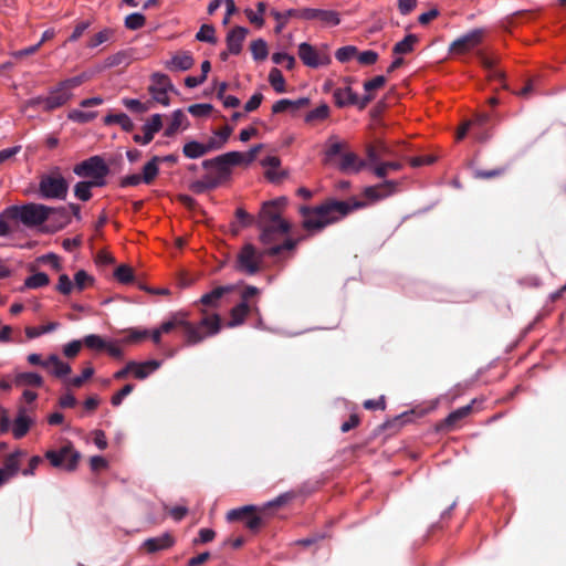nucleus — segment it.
<instances>
[{
    "label": "nucleus",
    "mask_w": 566,
    "mask_h": 566,
    "mask_svg": "<svg viewBox=\"0 0 566 566\" xmlns=\"http://www.w3.org/2000/svg\"><path fill=\"white\" fill-rule=\"evenodd\" d=\"M361 207L364 203L357 200L338 201L335 199H327L315 207H301L302 227L310 233L318 232Z\"/></svg>",
    "instance_id": "obj_1"
},
{
    "label": "nucleus",
    "mask_w": 566,
    "mask_h": 566,
    "mask_svg": "<svg viewBox=\"0 0 566 566\" xmlns=\"http://www.w3.org/2000/svg\"><path fill=\"white\" fill-rule=\"evenodd\" d=\"M7 216L14 220H21L28 227L42 224L44 221L53 219L56 226L52 231L62 229L70 223L71 219L65 209H53L40 203H28L24 206H11L7 208Z\"/></svg>",
    "instance_id": "obj_2"
},
{
    "label": "nucleus",
    "mask_w": 566,
    "mask_h": 566,
    "mask_svg": "<svg viewBox=\"0 0 566 566\" xmlns=\"http://www.w3.org/2000/svg\"><path fill=\"white\" fill-rule=\"evenodd\" d=\"M262 148L263 145L260 144L251 148L248 153L230 151L214 159L206 160L203 167L209 169L207 176L214 182V186L218 187L229 180L231 167L239 165L249 166L255 160Z\"/></svg>",
    "instance_id": "obj_3"
},
{
    "label": "nucleus",
    "mask_w": 566,
    "mask_h": 566,
    "mask_svg": "<svg viewBox=\"0 0 566 566\" xmlns=\"http://www.w3.org/2000/svg\"><path fill=\"white\" fill-rule=\"evenodd\" d=\"M200 318L197 323L188 321L186 325V344L195 345L203 339L217 335L222 328V318L216 311L198 308Z\"/></svg>",
    "instance_id": "obj_4"
},
{
    "label": "nucleus",
    "mask_w": 566,
    "mask_h": 566,
    "mask_svg": "<svg viewBox=\"0 0 566 566\" xmlns=\"http://www.w3.org/2000/svg\"><path fill=\"white\" fill-rule=\"evenodd\" d=\"M91 77V74L83 72L56 83L45 96V112L66 105L73 97L72 90L87 82Z\"/></svg>",
    "instance_id": "obj_5"
},
{
    "label": "nucleus",
    "mask_w": 566,
    "mask_h": 566,
    "mask_svg": "<svg viewBox=\"0 0 566 566\" xmlns=\"http://www.w3.org/2000/svg\"><path fill=\"white\" fill-rule=\"evenodd\" d=\"M261 233L259 237L260 242L269 247L265 251L268 255L274 256L281 254L283 251H293L300 239L286 238L282 244L279 241L289 234L291 229H282L280 226L260 227Z\"/></svg>",
    "instance_id": "obj_6"
},
{
    "label": "nucleus",
    "mask_w": 566,
    "mask_h": 566,
    "mask_svg": "<svg viewBox=\"0 0 566 566\" xmlns=\"http://www.w3.org/2000/svg\"><path fill=\"white\" fill-rule=\"evenodd\" d=\"M266 251H259L252 243H245L237 254L235 266L239 271L253 275L263 269Z\"/></svg>",
    "instance_id": "obj_7"
},
{
    "label": "nucleus",
    "mask_w": 566,
    "mask_h": 566,
    "mask_svg": "<svg viewBox=\"0 0 566 566\" xmlns=\"http://www.w3.org/2000/svg\"><path fill=\"white\" fill-rule=\"evenodd\" d=\"M286 207L285 198H277L264 202L259 214V228L266 226H280L282 229H291V223L282 214Z\"/></svg>",
    "instance_id": "obj_8"
},
{
    "label": "nucleus",
    "mask_w": 566,
    "mask_h": 566,
    "mask_svg": "<svg viewBox=\"0 0 566 566\" xmlns=\"http://www.w3.org/2000/svg\"><path fill=\"white\" fill-rule=\"evenodd\" d=\"M73 171L80 177L90 178V181L95 186H104L108 167L101 157L93 156L77 164Z\"/></svg>",
    "instance_id": "obj_9"
},
{
    "label": "nucleus",
    "mask_w": 566,
    "mask_h": 566,
    "mask_svg": "<svg viewBox=\"0 0 566 566\" xmlns=\"http://www.w3.org/2000/svg\"><path fill=\"white\" fill-rule=\"evenodd\" d=\"M44 457L52 467L63 468L66 471H74L81 459V454L74 449L70 441L59 450H48Z\"/></svg>",
    "instance_id": "obj_10"
},
{
    "label": "nucleus",
    "mask_w": 566,
    "mask_h": 566,
    "mask_svg": "<svg viewBox=\"0 0 566 566\" xmlns=\"http://www.w3.org/2000/svg\"><path fill=\"white\" fill-rule=\"evenodd\" d=\"M69 185L59 169L43 175L39 182V192L43 198L64 199L67 193Z\"/></svg>",
    "instance_id": "obj_11"
},
{
    "label": "nucleus",
    "mask_w": 566,
    "mask_h": 566,
    "mask_svg": "<svg viewBox=\"0 0 566 566\" xmlns=\"http://www.w3.org/2000/svg\"><path fill=\"white\" fill-rule=\"evenodd\" d=\"M486 36L484 29H475L453 41L450 45V53L454 55H464L474 51L481 45Z\"/></svg>",
    "instance_id": "obj_12"
},
{
    "label": "nucleus",
    "mask_w": 566,
    "mask_h": 566,
    "mask_svg": "<svg viewBox=\"0 0 566 566\" xmlns=\"http://www.w3.org/2000/svg\"><path fill=\"white\" fill-rule=\"evenodd\" d=\"M297 54L303 64L308 67L316 69L331 63V56L326 49H317L306 42L298 45Z\"/></svg>",
    "instance_id": "obj_13"
},
{
    "label": "nucleus",
    "mask_w": 566,
    "mask_h": 566,
    "mask_svg": "<svg viewBox=\"0 0 566 566\" xmlns=\"http://www.w3.org/2000/svg\"><path fill=\"white\" fill-rule=\"evenodd\" d=\"M256 512L258 509L253 505L243 506L228 512L227 520L230 522L244 521L247 528L256 532L262 526V520Z\"/></svg>",
    "instance_id": "obj_14"
},
{
    "label": "nucleus",
    "mask_w": 566,
    "mask_h": 566,
    "mask_svg": "<svg viewBox=\"0 0 566 566\" xmlns=\"http://www.w3.org/2000/svg\"><path fill=\"white\" fill-rule=\"evenodd\" d=\"M171 88L172 85L170 78L166 74L155 73L151 75L149 93L157 103L165 106L168 105L170 102L168 91Z\"/></svg>",
    "instance_id": "obj_15"
},
{
    "label": "nucleus",
    "mask_w": 566,
    "mask_h": 566,
    "mask_svg": "<svg viewBox=\"0 0 566 566\" xmlns=\"http://www.w3.org/2000/svg\"><path fill=\"white\" fill-rule=\"evenodd\" d=\"M298 15L303 20H317L325 28L336 27L340 23L339 13L335 10L304 8Z\"/></svg>",
    "instance_id": "obj_16"
},
{
    "label": "nucleus",
    "mask_w": 566,
    "mask_h": 566,
    "mask_svg": "<svg viewBox=\"0 0 566 566\" xmlns=\"http://www.w3.org/2000/svg\"><path fill=\"white\" fill-rule=\"evenodd\" d=\"M234 291V287L231 285L228 286H217L212 291L203 294L200 300L196 303V306L200 310L207 311H216L218 312L220 307L221 298Z\"/></svg>",
    "instance_id": "obj_17"
},
{
    "label": "nucleus",
    "mask_w": 566,
    "mask_h": 566,
    "mask_svg": "<svg viewBox=\"0 0 566 566\" xmlns=\"http://www.w3.org/2000/svg\"><path fill=\"white\" fill-rule=\"evenodd\" d=\"M366 161L349 148L337 160L336 166L345 172H359L366 167Z\"/></svg>",
    "instance_id": "obj_18"
},
{
    "label": "nucleus",
    "mask_w": 566,
    "mask_h": 566,
    "mask_svg": "<svg viewBox=\"0 0 566 566\" xmlns=\"http://www.w3.org/2000/svg\"><path fill=\"white\" fill-rule=\"evenodd\" d=\"M397 186L398 185L395 181H385L382 184L365 188L364 196L371 201L380 200L396 192Z\"/></svg>",
    "instance_id": "obj_19"
},
{
    "label": "nucleus",
    "mask_w": 566,
    "mask_h": 566,
    "mask_svg": "<svg viewBox=\"0 0 566 566\" xmlns=\"http://www.w3.org/2000/svg\"><path fill=\"white\" fill-rule=\"evenodd\" d=\"M347 149L348 144L346 142L339 140L336 137H331L325 149V163L336 166L337 160L342 158L343 154Z\"/></svg>",
    "instance_id": "obj_20"
},
{
    "label": "nucleus",
    "mask_w": 566,
    "mask_h": 566,
    "mask_svg": "<svg viewBox=\"0 0 566 566\" xmlns=\"http://www.w3.org/2000/svg\"><path fill=\"white\" fill-rule=\"evenodd\" d=\"M163 127V118L159 114H156L149 118V120L144 125L143 133L144 135H135L134 140L136 143L146 145L150 143L154 138V134L159 132Z\"/></svg>",
    "instance_id": "obj_21"
},
{
    "label": "nucleus",
    "mask_w": 566,
    "mask_h": 566,
    "mask_svg": "<svg viewBox=\"0 0 566 566\" xmlns=\"http://www.w3.org/2000/svg\"><path fill=\"white\" fill-rule=\"evenodd\" d=\"M175 544V538L171 534L165 533L158 537L148 538L143 543V548L146 553L153 554L159 551L170 548Z\"/></svg>",
    "instance_id": "obj_22"
},
{
    "label": "nucleus",
    "mask_w": 566,
    "mask_h": 566,
    "mask_svg": "<svg viewBox=\"0 0 566 566\" xmlns=\"http://www.w3.org/2000/svg\"><path fill=\"white\" fill-rule=\"evenodd\" d=\"M43 368L56 378H64L72 371L71 366L61 360L56 355L49 356L43 363Z\"/></svg>",
    "instance_id": "obj_23"
},
{
    "label": "nucleus",
    "mask_w": 566,
    "mask_h": 566,
    "mask_svg": "<svg viewBox=\"0 0 566 566\" xmlns=\"http://www.w3.org/2000/svg\"><path fill=\"white\" fill-rule=\"evenodd\" d=\"M195 64L192 55L188 52H177L171 59L165 62V67L169 71H188Z\"/></svg>",
    "instance_id": "obj_24"
},
{
    "label": "nucleus",
    "mask_w": 566,
    "mask_h": 566,
    "mask_svg": "<svg viewBox=\"0 0 566 566\" xmlns=\"http://www.w3.org/2000/svg\"><path fill=\"white\" fill-rule=\"evenodd\" d=\"M310 105V98L302 97L296 101L291 99H280L272 106V113L273 114H280L283 112H292L295 113L296 111L301 108H305Z\"/></svg>",
    "instance_id": "obj_25"
},
{
    "label": "nucleus",
    "mask_w": 566,
    "mask_h": 566,
    "mask_svg": "<svg viewBox=\"0 0 566 566\" xmlns=\"http://www.w3.org/2000/svg\"><path fill=\"white\" fill-rule=\"evenodd\" d=\"M247 34L248 30L242 27H235L228 33L227 45L231 54H239L241 52Z\"/></svg>",
    "instance_id": "obj_26"
},
{
    "label": "nucleus",
    "mask_w": 566,
    "mask_h": 566,
    "mask_svg": "<svg viewBox=\"0 0 566 566\" xmlns=\"http://www.w3.org/2000/svg\"><path fill=\"white\" fill-rule=\"evenodd\" d=\"M472 413V405L464 406L451 412L443 421L438 424V429L451 430L458 423Z\"/></svg>",
    "instance_id": "obj_27"
},
{
    "label": "nucleus",
    "mask_w": 566,
    "mask_h": 566,
    "mask_svg": "<svg viewBox=\"0 0 566 566\" xmlns=\"http://www.w3.org/2000/svg\"><path fill=\"white\" fill-rule=\"evenodd\" d=\"M213 148L210 147V140L208 139L206 143H199L196 140L188 142L184 145L182 153L187 158H199L212 151Z\"/></svg>",
    "instance_id": "obj_28"
},
{
    "label": "nucleus",
    "mask_w": 566,
    "mask_h": 566,
    "mask_svg": "<svg viewBox=\"0 0 566 566\" xmlns=\"http://www.w3.org/2000/svg\"><path fill=\"white\" fill-rule=\"evenodd\" d=\"M27 457V451L18 449L14 452L8 454L4 459V469H2L6 474L11 478L15 475L19 470L22 460Z\"/></svg>",
    "instance_id": "obj_29"
},
{
    "label": "nucleus",
    "mask_w": 566,
    "mask_h": 566,
    "mask_svg": "<svg viewBox=\"0 0 566 566\" xmlns=\"http://www.w3.org/2000/svg\"><path fill=\"white\" fill-rule=\"evenodd\" d=\"M159 367V363L156 360L145 361V363H135L129 361L130 374L136 379H145L153 371H155Z\"/></svg>",
    "instance_id": "obj_30"
},
{
    "label": "nucleus",
    "mask_w": 566,
    "mask_h": 566,
    "mask_svg": "<svg viewBox=\"0 0 566 566\" xmlns=\"http://www.w3.org/2000/svg\"><path fill=\"white\" fill-rule=\"evenodd\" d=\"M186 325H188V315L178 313L174 315L169 321L163 323L160 328L165 334H168L175 329H180L182 337L186 340Z\"/></svg>",
    "instance_id": "obj_31"
},
{
    "label": "nucleus",
    "mask_w": 566,
    "mask_h": 566,
    "mask_svg": "<svg viewBox=\"0 0 566 566\" xmlns=\"http://www.w3.org/2000/svg\"><path fill=\"white\" fill-rule=\"evenodd\" d=\"M389 154V147L381 139H376L366 145V155L371 163H377L381 157Z\"/></svg>",
    "instance_id": "obj_32"
},
{
    "label": "nucleus",
    "mask_w": 566,
    "mask_h": 566,
    "mask_svg": "<svg viewBox=\"0 0 566 566\" xmlns=\"http://www.w3.org/2000/svg\"><path fill=\"white\" fill-rule=\"evenodd\" d=\"M32 423V419L24 411H20L12 426V434L14 438H23L30 430Z\"/></svg>",
    "instance_id": "obj_33"
},
{
    "label": "nucleus",
    "mask_w": 566,
    "mask_h": 566,
    "mask_svg": "<svg viewBox=\"0 0 566 566\" xmlns=\"http://www.w3.org/2000/svg\"><path fill=\"white\" fill-rule=\"evenodd\" d=\"M251 308L245 302H241L240 304L235 305L230 311V321L228 325L233 327L242 324L248 317Z\"/></svg>",
    "instance_id": "obj_34"
},
{
    "label": "nucleus",
    "mask_w": 566,
    "mask_h": 566,
    "mask_svg": "<svg viewBox=\"0 0 566 566\" xmlns=\"http://www.w3.org/2000/svg\"><path fill=\"white\" fill-rule=\"evenodd\" d=\"M188 126L186 115L180 111L174 112L171 122L165 130V135L170 137L174 136L178 130L186 129Z\"/></svg>",
    "instance_id": "obj_35"
},
{
    "label": "nucleus",
    "mask_w": 566,
    "mask_h": 566,
    "mask_svg": "<svg viewBox=\"0 0 566 566\" xmlns=\"http://www.w3.org/2000/svg\"><path fill=\"white\" fill-rule=\"evenodd\" d=\"M13 382L17 387H41L43 385V379L39 374L35 373H21L14 377Z\"/></svg>",
    "instance_id": "obj_36"
},
{
    "label": "nucleus",
    "mask_w": 566,
    "mask_h": 566,
    "mask_svg": "<svg viewBox=\"0 0 566 566\" xmlns=\"http://www.w3.org/2000/svg\"><path fill=\"white\" fill-rule=\"evenodd\" d=\"M329 116V107L327 104H322L315 109L308 112L305 115V123L308 125H316L323 120H325Z\"/></svg>",
    "instance_id": "obj_37"
},
{
    "label": "nucleus",
    "mask_w": 566,
    "mask_h": 566,
    "mask_svg": "<svg viewBox=\"0 0 566 566\" xmlns=\"http://www.w3.org/2000/svg\"><path fill=\"white\" fill-rule=\"evenodd\" d=\"M161 161V159L157 156H155L150 161H148L144 168H143V181L147 185H150L158 175V164Z\"/></svg>",
    "instance_id": "obj_38"
},
{
    "label": "nucleus",
    "mask_w": 566,
    "mask_h": 566,
    "mask_svg": "<svg viewBox=\"0 0 566 566\" xmlns=\"http://www.w3.org/2000/svg\"><path fill=\"white\" fill-rule=\"evenodd\" d=\"M104 123L106 125L117 124L119 125L125 132H132L134 128V124L132 119L124 113L120 114H114V115H107L104 118Z\"/></svg>",
    "instance_id": "obj_39"
},
{
    "label": "nucleus",
    "mask_w": 566,
    "mask_h": 566,
    "mask_svg": "<svg viewBox=\"0 0 566 566\" xmlns=\"http://www.w3.org/2000/svg\"><path fill=\"white\" fill-rule=\"evenodd\" d=\"M418 42V36L415 34H408L402 41L395 44L392 52L394 54H408L415 49Z\"/></svg>",
    "instance_id": "obj_40"
},
{
    "label": "nucleus",
    "mask_w": 566,
    "mask_h": 566,
    "mask_svg": "<svg viewBox=\"0 0 566 566\" xmlns=\"http://www.w3.org/2000/svg\"><path fill=\"white\" fill-rule=\"evenodd\" d=\"M232 134V128L229 126H224L216 132L213 137H210V147L213 148V150L222 148V146L227 143L230 135Z\"/></svg>",
    "instance_id": "obj_41"
},
{
    "label": "nucleus",
    "mask_w": 566,
    "mask_h": 566,
    "mask_svg": "<svg viewBox=\"0 0 566 566\" xmlns=\"http://www.w3.org/2000/svg\"><path fill=\"white\" fill-rule=\"evenodd\" d=\"M269 82L275 92L284 93L286 91L284 76L279 69L274 67L270 71Z\"/></svg>",
    "instance_id": "obj_42"
},
{
    "label": "nucleus",
    "mask_w": 566,
    "mask_h": 566,
    "mask_svg": "<svg viewBox=\"0 0 566 566\" xmlns=\"http://www.w3.org/2000/svg\"><path fill=\"white\" fill-rule=\"evenodd\" d=\"M94 375V368L92 365H87L83 370L82 375L78 377H74L65 380L66 387L81 388L86 380H88Z\"/></svg>",
    "instance_id": "obj_43"
},
{
    "label": "nucleus",
    "mask_w": 566,
    "mask_h": 566,
    "mask_svg": "<svg viewBox=\"0 0 566 566\" xmlns=\"http://www.w3.org/2000/svg\"><path fill=\"white\" fill-rule=\"evenodd\" d=\"M57 326H59L57 323L50 322L42 326H28V327H25L24 332H25L27 337L29 339H32V338L39 337L42 334H45V333L56 329Z\"/></svg>",
    "instance_id": "obj_44"
},
{
    "label": "nucleus",
    "mask_w": 566,
    "mask_h": 566,
    "mask_svg": "<svg viewBox=\"0 0 566 566\" xmlns=\"http://www.w3.org/2000/svg\"><path fill=\"white\" fill-rule=\"evenodd\" d=\"M334 98H335V103L338 106H344L347 104L355 103V94L353 93L350 87L337 88L334 92Z\"/></svg>",
    "instance_id": "obj_45"
},
{
    "label": "nucleus",
    "mask_w": 566,
    "mask_h": 566,
    "mask_svg": "<svg viewBox=\"0 0 566 566\" xmlns=\"http://www.w3.org/2000/svg\"><path fill=\"white\" fill-rule=\"evenodd\" d=\"M402 168L399 161L380 163L374 167V174L379 177H386L390 171H397Z\"/></svg>",
    "instance_id": "obj_46"
},
{
    "label": "nucleus",
    "mask_w": 566,
    "mask_h": 566,
    "mask_svg": "<svg viewBox=\"0 0 566 566\" xmlns=\"http://www.w3.org/2000/svg\"><path fill=\"white\" fill-rule=\"evenodd\" d=\"M50 283V279L45 273H35L24 281V286L28 289H38L46 286Z\"/></svg>",
    "instance_id": "obj_47"
},
{
    "label": "nucleus",
    "mask_w": 566,
    "mask_h": 566,
    "mask_svg": "<svg viewBox=\"0 0 566 566\" xmlns=\"http://www.w3.org/2000/svg\"><path fill=\"white\" fill-rule=\"evenodd\" d=\"M114 276L118 282L127 284L134 281V270L127 264H122L115 270Z\"/></svg>",
    "instance_id": "obj_48"
},
{
    "label": "nucleus",
    "mask_w": 566,
    "mask_h": 566,
    "mask_svg": "<svg viewBox=\"0 0 566 566\" xmlns=\"http://www.w3.org/2000/svg\"><path fill=\"white\" fill-rule=\"evenodd\" d=\"M92 187H96L92 181H80L74 187V193L80 200L87 201L92 197Z\"/></svg>",
    "instance_id": "obj_49"
},
{
    "label": "nucleus",
    "mask_w": 566,
    "mask_h": 566,
    "mask_svg": "<svg viewBox=\"0 0 566 566\" xmlns=\"http://www.w3.org/2000/svg\"><path fill=\"white\" fill-rule=\"evenodd\" d=\"M113 33L114 32L111 29H104L97 32L87 41V46L93 49L107 42L113 36Z\"/></svg>",
    "instance_id": "obj_50"
},
{
    "label": "nucleus",
    "mask_w": 566,
    "mask_h": 566,
    "mask_svg": "<svg viewBox=\"0 0 566 566\" xmlns=\"http://www.w3.org/2000/svg\"><path fill=\"white\" fill-rule=\"evenodd\" d=\"M250 49L255 60L262 61L268 56V45L261 39L252 41Z\"/></svg>",
    "instance_id": "obj_51"
},
{
    "label": "nucleus",
    "mask_w": 566,
    "mask_h": 566,
    "mask_svg": "<svg viewBox=\"0 0 566 566\" xmlns=\"http://www.w3.org/2000/svg\"><path fill=\"white\" fill-rule=\"evenodd\" d=\"M146 24V18L142 13H132L125 18V27L129 30H138Z\"/></svg>",
    "instance_id": "obj_52"
},
{
    "label": "nucleus",
    "mask_w": 566,
    "mask_h": 566,
    "mask_svg": "<svg viewBox=\"0 0 566 566\" xmlns=\"http://www.w3.org/2000/svg\"><path fill=\"white\" fill-rule=\"evenodd\" d=\"M74 286L78 291H83L93 284V277L90 276L84 270H80L74 276Z\"/></svg>",
    "instance_id": "obj_53"
},
{
    "label": "nucleus",
    "mask_w": 566,
    "mask_h": 566,
    "mask_svg": "<svg viewBox=\"0 0 566 566\" xmlns=\"http://www.w3.org/2000/svg\"><path fill=\"white\" fill-rule=\"evenodd\" d=\"M106 343V340L95 334L88 335L83 339V344L93 350H104Z\"/></svg>",
    "instance_id": "obj_54"
},
{
    "label": "nucleus",
    "mask_w": 566,
    "mask_h": 566,
    "mask_svg": "<svg viewBox=\"0 0 566 566\" xmlns=\"http://www.w3.org/2000/svg\"><path fill=\"white\" fill-rule=\"evenodd\" d=\"M97 116L96 112H83L80 109H73L69 113V118L78 123H87L93 120Z\"/></svg>",
    "instance_id": "obj_55"
},
{
    "label": "nucleus",
    "mask_w": 566,
    "mask_h": 566,
    "mask_svg": "<svg viewBox=\"0 0 566 566\" xmlns=\"http://www.w3.org/2000/svg\"><path fill=\"white\" fill-rule=\"evenodd\" d=\"M357 53H358V50L356 46L347 45V46L339 48L336 51L335 56L339 62L344 63V62H347V61L352 60L353 57L357 56Z\"/></svg>",
    "instance_id": "obj_56"
},
{
    "label": "nucleus",
    "mask_w": 566,
    "mask_h": 566,
    "mask_svg": "<svg viewBox=\"0 0 566 566\" xmlns=\"http://www.w3.org/2000/svg\"><path fill=\"white\" fill-rule=\"evenodd\" d=\"M197 40L202 42L216 43L214 28L210 24L201 25L199 32L196 35Z\"/></svg>",
    "instance_id": "obj_57"
},
{
    "label": "nucleus",
    "mask_w": 566,
    "mask_h": 566,
    "mask_svg": "<svg viewBox=\"0 0 566 566\" xmlns=\"http://www.w3.org/2000/svg\"><path fill=\"white\" fill-rule=\"evenodd\" d=\"M272 61L275 64H283L287 70H293L295 66L294 56H292L287 53H274L272 55Z\"/></svg>",
    "instance_id": "obj_58"
},
{
    "label": "nucleus",
    "mask_w": 566,
    "mask_h": 566,
    "mask_svg": "<svg viewBox=\"0 0 566 566\" xmlns=\"http://www.w3.org/2000/svg\"><path fill=\"white\" fill-rule=\"evenodd\" d=\"M385 84H386V77L382 75H378V76L373 77L369 81H366L364 83V88L366 92L370 93L373 91L384 87Z\"/></svg>",
    "instance_id": "obj_59"
},
{
    "label": "nucleus",
    "mask_w": 566,
    "mask_h": 566,
    "mask_svg": "<svg viewBox=\"0 0 566 566\" xmlns=\"http://www.w3.org/2000/svg\"><path fill=\"white\" fill-rule=\"evenodd\" d=\"M216 188L214 182L210 180V178L205 175V177L201 180H198L191 185V189L195 192H203L208 189Z\"/></svg>",
    "instance_id": "obj_60"
},
{
    "label": "nucleus",
    "mask_w": 566,
    "mask_h": 566,
    "mask_svg": "<svg viewBox=\"0 0 566 566\" xmlns=\"http://www.w3.org/2000/svg\"><path fill=\"white\" fill-rule=\"evenodd\" d=\"M357 60L360 64L364 65H373L378 60V54L375 51H364L361 53H357Z\"/></svg>",
    "instance_id": "obj_61"
},
{
    "label": "nucleus",
    "mask_w": 566,
    "mask_h": 566,
    "mask_svg": "<svg viewBox=\"0 0 566 566\" xmlns=\"http://www.w3.org/2000/svg\"><path fill=\"white\" fill-rule=\"evenodd\" d=\"M73 284L70 280V277L66 275V274H62L60 275L59 277V282H57V285H56V290L64 294V295H67L72 292V289H73Z\"/></svg>",
    "instance_id": "obj_62"
},
{
    "label": "nucleus",
    "mask_w": 566,
    "mask_h": 566,
    "mask_svg": "<svg viewBox=\"0 0 566 566\" xmlns=\"http://www.w3.org/2000/svg\"><path fill=\"white\" fill-rule=\"evenodd\" d=\"M82 345V340H73L64 346L63 354L69 358H74L80 353Z\"/></svg>",
    "instance_id": "obj_63"
},
{
    "label": "nucleus",
    "mask_w": 566,
    "mask_h": 566,
    "mask_svg": "<svg viewBox=\"0 0 566 566\" xmlns=\"http://www.w3.org/2000/svg\"><path fill=\"white\" fill-rule=\"evenodd\" d=\"M134 389V386L130 384L125 385L119 391L112 396L111 402L113 406H119L122 400L129 395Z\"/></svg>",
    "instance_id": "obj_64"
}]
</instances>
